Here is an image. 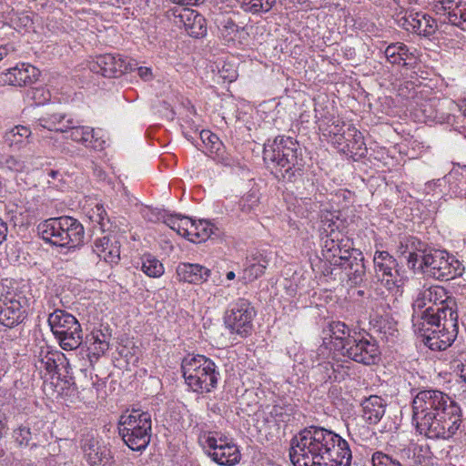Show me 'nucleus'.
<instances>
[{"label": "nucleus", "mask_w": 466, "mask_h": 466, "mask_svg": "<svg viewBox=\"0 0 466 466\" xmlns=\"http://www.w3.org/2000/svg\"><path fill=\"white\" fill-rule=\"evenodd\" d=\"M414 311L426 308L421 315V337L432 350H444L458 334V313L455 299L441 286L423 287L413 300Z\"/></svg>", "instance_id": "f257e3e1"}, {"label": "nucleus", "mask_w": 466, "mask_h": 466, "mask_svg": "<svg viewBox=\"0 0 466 466\" xmlns=\"http://www.w3.org/2000/svg\"><path fill=\"white\" fill-rule=\"evenodd\" d=\"M412 423L419 434L432 440H448L461 423L460 406L437 390L419 391L412 401Z\"/></svg>", "instance_id": "f03ea898"}, {"label": "nucleus", "mask_w": 466, "mask_h": 466, "mask_svg": "<svg viewBox=\"0 0 466 466\" xmlns=\"http://www.w3.org/2000/svg\"><path fill=\"white\" fill-rule=\"evenodd\" d=\"M333 431L310 426L303 429L290 441L289 457L294 466H320L329 450Z\"/></svg>", "instance_id": "7ed1b4c3"}, {"label": "nucleus", "mask_w": 466, "mask_h": 466, "mask_svg": "<svg viewBox=\"0 0 466 466\" xmlns=\"http://www.w3.org/2000/svg\"><path fill=\"white\" fill-rule=\"evenodd\" d=\"M263 159L271 162L277 177L287 182H295L303 173V158L297 140L291 137L279 136L264 145Z\"/></svg>", "instance_id": "20e7f679"}, {"label": "nucleus", "mask_w": 466, "mask_h": 466, "mask_svg": "<svg viewBox=\"0 0 466 466\" xmlns=\"http://www.w3.org/2000/svg\"><path fill=\"white\" fill-rule=\"evenodd\" d=\"M181 370L186 383L194 392L209 393L218 386L220 377L218 367L204 355L185 357Z\"/></svg>", "instance_id": "39448f33"}, {"label": "nucleus", "mask_w": 466, "mask_h": 466, "mask_svg": "<svg viewBox=\"0 0 466 466\" xmlns=\"http://www.w3.org/2000/svg\"><path fill=\"white\" fill-rule=\"evenodd\" d=\"M39 229L43 239L55 246L74 248L84 242V227L72 217L51 218L42 223Z\"/></svg>", "instance_id": "423d86ee"}, {"label": "nucleus", "mask_w": 466, "mask_h": 466, "mask_svg": "<svg viewBox=\"0 0 466 466\" xmlns=\"http://www.w3.org/2000/svg\"><path fill=\"white\" fill-rule=\"evenodd\" d=\"M117 428L120 437L129 449L143 451L151 439V415L136 409L127 410L120 416Z\"/></svg>", "instance_id": "0eeeda50"}, {"label": "nucleus", "mask_w": 466, "mask_h": 466, "mask_svg": "<svg viewBox=\"0 0 466 466\" xmlns=\"http://www.w3.org/2000/svg\"><path fill=\"white\" fill-rule=\"evenodd\" d=\"M50 329L64 350H76L83 342L82 328L71 313L56 309L48 315Z\"/></svg>", "instance_id": "6e6552de"}, {"label": "nucleus", "mask_w": 466, "mask_h": 466, "mask_svg": "<svg viewBox=\"0 0 466 466\" xmlns=\"http://www.w3.org/2000/svg\"><path fill=\"white\" fill-rule=\"evenodd\" d=\"M417 269L440 280H449L461 276V262L446 250L429 247Z\"/></svg>", "instance_id": "1a4fd4ad"}, {"label": "nucleus", "mask_w": 466, "mask_h": 466, "mask_svg": "<svg viewBox=\"0 0 466 466\" xmlns=\"http://www.w3.org/2000/svg\"><path fill=\"white\" fill-rule=\"evenodd\" d=\"M198 441L212 461L219 465L233 466L240 461L238 447L226 437H218L216 432L202 431L198 434Z\"/></svg>", "instance_id": "9d476101"}, {"label": "nucleus", "mask_w": 466, "mask_h": 466, "mask_svg": "<svg viewBox=\"0 0 466 466\" xmlns=\"http://www.w3.org/2000/svg\"><path fill=\"white\" fill-rule=\"evenodd\" d=\"M256 314L252 304L248 299L240 298L228 306L224 323L230 334L247 338L252 333Z\"/></svg>", "instance_id": "9b49d317"}, {"label": "nucleus", "mask_w": 466, "mask_h": 466, "mask_svg": "<svg viewBox=\"0 0 466 466\" xmlns=\"http://www.w3.org/2000/svg\"><path fill=\"white\" fill-rule=\"evenodd\" d=\"M28 300L21 292H10L0 296V323L13 328L22 323L27 316Z\"/></svg>", "instance_id": "f8f14e48"}, {"label": "nucleus", "mask_w": 466, "mask_h": 466, "mask_svg": "<svg viewBox=\"0 0 466 466\" xmlns=\"http://www.w3.org/2000/svg\"><path fill=\"white\" fill-rule=\"evenodd\" d=\"M341 355L356 362L370 365L379 360L380 350L374 339L355 332L353 339H349L346 349L341 352Z\"/></svg>", "instance_id": "ddd939ff"}, {"label": "nucleus", "mask_w": 466, "mask_h": 466, "mask_svg": "<svg viewBox=\"0 0 466 466\" xmlns=\"http://www.w3.org/2000/svg\"><path fill=\"white\" fill-rule=\"evenodd\" d=\"M167 16L177 27L184 28L192 37H203L207 34L206 19L198 11L187 7H173L167 11Z\"/></svg>", "instance_id": "4468645a"}, {"label": "nucleus", "mask_w": 466, "mask_h": 466, "mask_svg": "<svg viewBox=\"0 0 466 466\" xmlns=\"http://www.w3.org/2000/svg\"><path fill=\"white\" fill-rule=\"evenodd\" d=\"M375 278L389 290L400 286L397 259L388 251L376 250L373 257Z\"/></svg>", "instance_id": "2eb2a0df"}, {"label": "nucleus", "mask_w": 466, "mask_h": 466, "mask_svg": "<svg viewBox=\"0 0 466 466\" xmlns=\"http://www.w3.org/2000/svg\"><path fill=\"white\" fill-rule=\"evenodd\" d=\"M67 138L84 145L86 147L101 151L106 147V141L101 129H94L87 126H81L78 120L73 117L66 118Z\"/></svg>", "instance_id": "dca6fc26"}, {"label": "nucleus", "mask_w": 466, "mask_h": 466, "mask_svg": "<svg viewBox=\"0 0 466 466\" xmlns=\"http://www.w3.org/2000/svg\"><path fill=\"white\" fill-rule=\"evenodd\" d=\"M46 422L37 417H30L14 430L13 437L19 446L36 447L46 441Z\"/></svg>", "instance_id": "f3484780"}, {"label": "nucleus", "mask_w": 466, "mask_h": 466, "mask_svg": "<svg viewBox=\"0 0 466 466\" xmlns=\"http://www.w3.org/2000/svg\"><path fill=\"white\" fill-rule=\"evenodd\" d=\"M339 264L336 267L341 270V279H346L350 286H360L365 280L366 267L364 264V256L359 249L350 251V254L340 258Z\"/></svg>", "instance_id": "a211bd4d"}, {"label": "nucleus", "mask_w": 466, "mask_h": 466, "mask_svg": "<svg viewBox=\"0 0 466 466\" xmlns=\"http://www.w3.org/2000/svg\"><path fill=\"white\" fill-rule=\"evenodd\" d=\"M398 15L399 26L406 31L416 33L419 35L431 36L437 29L436 21L427 14L407 10L403 15Z\"/></svg>", "instance_id": "6ab92c4d"}, {"label": "nucleus", "mask_w": 466, "mask_h": 466, "mask_svg": "<svg viewBox=\"0 0 466 466\" xmlns=\"http://www.w3.org/2000/svg\"><path fill=\"white\" fill-rule=\"evenodd\" d=\"M340 237L339 231L330 230L323 240L322 256L324 259L332 267L330 274L336 270V267L339 264L340 258H344L353 251L355 248L350 247V240L344 239Z\"/></svg>", "instance_id": "aec40b11"}, {"label": "nucleus", "mask_w": 466, "mask_h": 466, "mask_svg": "<svg viewBox=\"0 0 466 466\" xmlns=\"http://www.w3.org/2000/svg\"><path fill=\"white\" fill-rule=\"evenodd\" d=\"M429 245L414 236H403L396 246V253L400 258H404L407 266L410 269H417L427 252Z\"/></svg>", "instance_id": "412c9836"}, {"label": "nucleus", "mask_w": 466, "mask_h": 466, "mask_svg": "<svg viewBox=\"0 0 466 466\" xmlns=\"http://www.w3.org/2000/svg\"><path fill=\"white\" fill-rule=\"evenodd\" d=\"M81 449L86 461L91 466H112L111 451L93 436L86 435L81 440Z\"/></svg>", "instance_id": "4be33fe9"}, {"label": "nucleus", "mask_w": 466, "mask_h": 466, "mask_svg": "<svg viewBox=\"0 0 466 466\" xmlns=\"http://www.w3.org/2000/svg\"><path fill=\"white\" fill-rule=\"evenodd\" d=\"M39 70L26 63H19L0 74V84L25 86L35 83L39 76Z\"/></svg>", "instance_id": "5701e85b"}, {"label": "nucleus", "mask_w": 466, "mask_h": 466, "mask_svg": "<svg viewBox=\"0 0 466 466\" xmlns=\"http://www.w3.org/2000/svg\"><path fill=\"white\" fill-rule=\"evenodd\" d=\"M93 250L100 259L110 264H116L120 259L119 236L116 233L109 232L97 238L94 242Z\"/></svg>", "instance_id": "b1692460"}, {"label": "nucleus", "mask_w": 466, "mask_h": 466, "mask_svg": "<svg viewBox=\"0 0 466 466\" xmlns=\"http://www.w3.org/2000/svg\"><path fill=\"white\" fill-rule=\"evenodd\" d=\"M200 138L206 147L208 155L215 161L226 167L235 165V159L226 151L225 146L217 135L209 130H202Z\"/></svg>", "instance_id": "393cba45"}, {"label": "nucleus", "mask_w": 466, "mask_h": 466, "mask_svg": "<svg viewBox=\"0 0 466 466\" xmlns=\"http://www.w3.org/2000/svg\"><path fill=\"white\" fill-rule=\"evenodd\" d=\"M270 258L264 251H257L247 258L240 279L250 283L260 278L269 264Z\"/></svg>", "instance_id": "a878e982"}, {"label": "nucleus", "mask_w": 466, "mask_h": 466, "mask_svg": "<svg viewBox=\"0 0 466 466\" xmlns=\"http://www.w3.org/2000/svg\"><path fill=\"white\" fill-rule=\"evenodd\" d=\"M361 418L370 425L378 424L385 415L387 402L377 395H370L361 400Z\"/></svg>", "instance_id": "bb28decb"}, {"label": "nucleus", "mask_w": 466, "mask_h": 466, "mask_svg": "<svg viewBox=\"0 0 466 466\" xmlns=\"http://www.w3.org/2000/svg\"><path fill=\"white\" fill-rule=\"evenodd\" d=\"M210 270L199 264L179 263L177 267V277L179 281L190 284H200L208 280Z\"/></svg>", "instance_id": "cd10ccee"}, {"label": "nucleus", "mask_w": 466, "mask_h": 466, "mask_svg": "<svg viewBox=\"0 0 466 466\" xmlns=\"http://www.w3.org/2000/svg\"><path fill=\"white\" fill-rule=\"evenodd\" d=\"M123 61L111 54L99 56L90 63V70L105 77H115L123 72Z\"/></svg>", "instance_id": "c85d7f7f"}, {"label": "nucleus", "mask_w": 466, "mask_h": 466, "mask_svg": "<svg viewBox=\"0 0 466 466\" xmlns=\"http://www.w3.org/2000/svg\"><path fill=\"white\" fill-rule=\"evenodd\" d=\"M329 338H324V344H331L340 353L346 349L349 339H353L349 327L340 321H333L329 327Z\"/></svg>", "instance_id": "c756f323"}, {"label": "nucleus", "mask_w": 466, "mask_h": 466, "mask_svg": "<svg viewBox=\"0 0 466 466\" xmlns=\"http://www.w3.org/2000/svg\"><path fill=\"white\" fill-rule=\"evenodd\" d=\"M70 116L61 113L46 114L34 122V129L35 131L46 129L60 133L66 132V118Z\"/></svg>", "instance_id": "7c9ffc66"}, {"label": "nucleus", "mask_w": 466, "mask_h": 466, "mask_svg": "<svg viewBox=\"0 0 466 466\" xmlns=\"http://www.w3.org/2000/svg\"><path fill=\"white\" fill-rule=\"evenodd\" d=\"M342 142L346 143L344 150L353 157H361L367 153L363 136L352 124L348 125L347 136Z\"/></svg>", "instance_id": "2f4dec72"}, {"label": "nucleus", "mask_w": 466, "mask_h": 466, "mask_svg": "<svg viewBox=\"0 0 466 466\" xmlns=\"http://www.w3.org/2000/svg\"><path fill=\"white\" fill-rule=\"evenodd\" d=\"M89 356L101 357L109 349V336L101 329H94L86 338Z\"/></svg>", "instance_id": "473e14b6"}, {"label": "nucleus", "mask_w": 466, "mask_h": 466, "mask_svg": "<svg viewBox=\"0 0 466 466\" xmlns=\"http://www.w3.org/2000/svg\"><path fill=\"white\" fill-rule=\"evenodd\" d=\"M63 354L59 351H53L48 347L41 348L35 355V366L39 370H46V374H53L57 368V360Z\"/></svg>", "instance_id": "72a5a7b5"}, {"label": "nucleus", "mask_w": 466, "mask_h": 466, "mask_svg": "<svg viewBox=\"0 0 466 466\" xmlns=\"http://www.w3.org/2000/svg\"><path fill=\"white\" fill-rule=\"evenodd\" d=\"M387 61L392 65H406V61L412 57V53L403 43H393L386 47L383 52Z\"/></svg>", "instance_id": "f704fd0d"}, {"label": "nucleus", "mask_w": 466, "mask_h": 466, "mask_svg": "<svg viewBox=\"0 0 466 466\" xmlns=\"http://www.w3.org/2000/svg\"><path fill=\"white\" fill-rule=\"evenodd\" d=\"M31 135L32 131L28 127L19 125L6 132L5 139L10 147L20 148L28 142Z\"/></svg>", "instance_id": "c9c22d12"}, {"label": "nucleus", "mask_w": 466, "mask_h": 466, "mask_svg": "<svg viewBox=\"0 0 466 466\" xmlns=\"http://www.w3.org/2000/svg\"><path fill=\"white\" fill-rule=\"evenodd\" d=\"M141 270L150 278H159L165 272L163 264L151 254H144L142 256Z\"/></svg>", "instance_id": "e433bc0d"}, {"label": "nucleus", "mask_w": 466, "mask_h": 466, "mask_svg": "<svg viewBox=\"0 0 466 466\" xmlns=\"http://www.w3.org/2000/svg\"><path fill=\"white\" fill-rule=\"evenodd\" d=\"M216 24L221 36L226 41L234 40L238 32V26L231 17L227 15H220L216 18Z\"/></svg>", "instance_id": "4c0bfd02"}, {"label": "nucleus", "mask_w": 466, "mask_h": 466, "mask_svg": "<svg viewBox=\"0 0 466 466\" xmlns=\"http://www.w3.org/2000/svg\"><path fill=\"white\" fill-rule=\"evenodd\" d=\"M1 167L13 173H22L29 170L30 167L21 157L3 156L0 158Z\"/></svg>", "instance_id": "58836bf2"}, {"label": "nucleus", "mask_w": 466, "mask_h": 466, "mask_svg": "<svg viewBox=\"0 0 466 466\" xmlns=\"http://www.w3.org/2000/svg\"><path fill=\"white\" fill-rule=\"evenodd\" d=\"M90 218L93 222L99 225L103 232L110 231L111 223L107 213L101 204H96L91 210Z\"/></svg>", "instance_id": "ea45409f"}, {"label": "nucleus", "mask_w": 466, "mask_h": 466, "mask_svg": "<svg viewBox=\"0 0 466 466\" xmlns=\"http://www.w3.org/2000/svg\"><path fill=\"white\" fill-rule=\"evenodd\" d=\"M242 7L248 12L253 14H258L260 12L267 13L268 12L276 0H239Z\"/></svg>", "instance_id": "a19ab883"}, {"label": "nucleus", "mask_w": 466, "mask_h": 466, "mask_svg": "<svg viewBox=\"0 0 466 466\" xmlns=\"http://www.w3.org/2000/svg\"><path fill=\"white\" fill-rule=\"evenodd\" d=\"M259 203V194L257 189H250L238 202L239 209L244 213L254 210Z\"/></svg>", "instance_id": "79ce46f5"}, {"label": "nucleus", "mask_w": 466, "mask_h": 466, "mask_svg": "<svg viewBox=\"0 0 466 466\" xmlns=\"http://www.w3.org/2000/svg\"><path fill=\"white\" fill-rule=\"evenodd\" d=\"M188 217L181 215H168L164 218V223L174 230L177 235L183 237L186 234V221H188Z\"/></svg>", "instance_id": "37998d69"}, {"label": "nucleus", "mask_w": 466, "mask_h": 466, "mask_svg": "<svg viewBox=\"0 0 466 466\" xmlns=\"http://www.w3.org/2000/svg\"><path fill=\"white\" fill-rule=\"evenodd\" d=\"M215 229L217 228L209 221L198 220L197 222L196 237L193 238V242L201 243L206 241L214 234Z\"/></svg>", "instance_id": "c03bdc74"}, {"label": "nucleus", "mask_w": 466, "mask_h": 466, "mask_svg": "<svg viewBox=\"0 0 466 466\" xmlns=\"http://www.w3.org/2000/svg\"><path fill=\"white\" fill-rule=\"evenodd\" d=\"M291 414H292V408L290 406L280 405V404L274 405L268 413L269 417L276 423H280V422L285 423V422L289 421Z\"/></svg>", "instance_id": "a18cd8bd"}, {"label": "nucleus", "mask_w": 466, "mask_h": 466, "mask_svg": "<svg viewBox=\"0 0 466 466\" xmlns=\"http://www.w3.org/2000/svg\"><path fill=\"white\" fill-rule=\"evenodd\" d=\"M448 22L466 30V5H458L451 8Z\"/></svg>", "instance_id": "49530a36"}, {"label": "nucleus", "mask_w": 466, "mask_h": 466, "mask_svg": "<svg viewBox=\"0 0 466 466\" xmlns=\"http://www.w3.org/2000/svg\"><path fill=\"white\" fill-rule=\"evenodd\" d=\"M371 463L372 466H402L398 460L382 451H375L372 454Z\"/></svg>", "instance_id": "de8ad7c7"}, {"label": "nucleus", "mask_w": 466, "mask_h": 466, "mask_svg": "<svg viewBox=\"0 0 466 466\" xmlns=\"http://www.w3.org/2000/svg\"><path fill=\"white\" fill-rule=\"evenodd\" d=\"M330 122L331 124L329 126L330 129L329 130V133L334 136L336 143L341 145L342 139L347 136V130L343 131V127L345 124L339 117H332Z\"/></svg>", "instance_id": "09e8293b"}, {"label": "nucleus", "mask_w": 466, "mask_h": 466, "mask_svg": "<svg viewBox=\"0 0 466 466\" xmlns=\"http://www.w3.org/2000/svg\"><path fill=\"white\" fill-rule=\"evenodd\" d=\"M463 176L459 171H451L448 175H446L442 180L449 184L450 190L454 194H461V190L460 189V184L463 179Z\"/></svg>", "instance_id": "8fccbe9b"}, {"label": "nucleus", "mask_w": 466, "mask_h": 466, "mask_svg": "<svg viewBox=\"0 0 466 466\" xmlns=\"http://www.w3.org/2000/svg\"><path fill=\"white\" fill-rule=\"evenodd\" d=\"M317 370L319 373L322 375V380L327 381H333V363L330 361H325L322 363H319L317 366Z\"/></svg>", "instance_id": "3c124183"}, {"label": "nucleus", "mask_w": 466, "mask_h": 466, "mask_svg": "<svg viewBox=\"0 0 466 466\" xmlns=\"http://www.w3.org/2000/svg\"><path fill=\"white\" fill-rule=\"evenodd\" d=\"M333 381L340 382L349 376V366L339 362L333 363Z\"/></svg>", "instance_id": "603ef678"}, {"label": "nucleus", "mask_w": 466, "mask_h": 466, "mask_svg": "<svg viewBox=\"0 0 466 466\" xmlns=\"http://www.w3.org/2000/svg\"><path fill=\"white\" fill-rule=\"evenodd\" d=\"M457 5L453 0H442L438 2L435 5V9L438 14L447 15V19L449 20V15L452 11V7Z\"/></svg>", "instance_id": "864d4df0"}, {"label": "nucleus", "mask_w": 466, "mask_h": 466, "mask_svg": "<svg viewBox=\"0 0 466 466\" xmlns=\"http://www.w3.org/2000/svg\"><path fill=\"white\" fill-rule=\"evenodd\" d=\"M186 229L187 232L183 235V238L188 239L189 241L193 242V238L196 237V230H197V221L192 220L190 218H188V221H186Z\"/></svg>", "instance_id": "5fc2aeb1"}, {"label": "nucleus", "mask_w": 466, "mask_h": 466, "mask_svg": "<svg viewBox=\"0 0 466 466\" xmlns=\"http://www.w3.org/2000/svg\"><path fill=\"white\" fill-rule=\"evenodd\" d=\"M137 75L145 81L152 79L153 74L151 68L147 66H140L137 68Z\"/></svg>", "instance_id": "6e6d98bb"}, {"label": "nucleus", "mask_w": 466, "mask_h": 466, "mask_svg": "<svg viewBox=\"0 0 466 466\" xmlns=\"http://www.w3.org/2000/svg\"><path fill=\"white\" fill-rule=\"evenodd\" d=\"M172 3L177 5V7H185L186 5H198L204 2V0H170Z\"/></svg>", "instance_id": "4d7b16f0"}, {"label": "nucleus", "mask_w": 466, "mask_h": 466, "mask_svg": "<svg viewBox=\"0 0 466 466\" xmlns=\"http://www.w3.org/2000/svg\"><path fill=\"white\" fill-rule=\"evenodd\" d=\"M8 228L6 223L0 218V244L5 240L7 236Z\"/></svg>", "instance_id": "13d9d810"}, {"label": "nucleus", "mask_w": 466, "mask_h": 466, "mask_svg": "<svg viewBox=\"0 0 466 466\" xmlns=\"http://www.w3.org/2000/svg\"><path fill=\"white\" fill-rule=\"evenodd\" d=\"M14 48L9 45H4L0 46V61H2L5 56L9 55L10 52H13Z\"/></svg>", "instance_id": "bf43d9fd"}, {"label": "nucleus", "mask_w": 466, "mask_h": 466, "mask_svg": "<svg viewBox=\"0 0 466 466\" xmlns=\"http://www.w3.org/2000/svg\"><path fill=\"white\" fill-rule=\"evenodd\" d=\"M94 175L96 177L98 180L105 181L106 179V175L105 171L98 166L94 167Z\"/></svg>", "instance_id": "052dcab7"}, {"label": "nucleus", "mask_w": 466, "mask_h": 466, "mask_svg": "<svg viewBox=\"0 0 466 466\" xmlns=\"http://www.w3.org/2000/svg\"><path fill=\"white\" fill-rule=\"evenodd\" d=\"M6 431V418L5 415L0 414V438L5 433Z\"/></svg>", "instance_id": "680f3d73"}, {"label": "nucleus", "mask_w": 466, "mask_h": 466, "mask_svg": "<svg viewBox=\"0 0 466 466\" xmlns=\"http://www.w3.org/2000/svg\"><path fill=\"white\" fill-rule=\"evenodd\" d=\"M48 177L52 178L53 180H61L62 179V174L58 170H49L47 172Z\"/></svg>", "instance_id": "e2e57ef3"}, {"label": "nucleus", "mask_w": 466, "mask_h": 466, "mask_svg": "<svg viewBox=\"0 0 466 466\" xmlns=\"http://www.w3.org/2000/svg\"><path fill=\"white\" fill-rule=\"evenodd\" d=\"M165 106L166 108L167 109V112L166 114V117L167 119H173L174 118V116H175V113L172 109H168V105L165 103Z\"/></svg>", "instance_id": "0e129e2a"}, {"label": "nucleus", "mask_w": 466, "mask_h": 466, "mask_svg": "<svg viewBox=\"0 0 466 466\" xmlns=\"http://www.w3.org/2000/svg\"><path fill=\"white\" fill-rule=\"evenodd\" d=\"M228 280H233L236 278V274L234 271H228L226 275Z\"/></svg>", "instance_id": "69168bd1"}, {"label": "nucleus", "mask_w": 466, "mask_h": 466, "mask_svg": "<svg viewBox=\"0 0 466 466\" xmlns=\"http://www.w3.org/2000/svg\"><path fill=\"white\" fill-rule=\"evenodd\" d=\"M461 115L466 119V104L460 106Z\"/></svg>", "instance_id": "338daca9"}, {"label": "nucleus", "mask_w": 466, "mask_h": 466, "mask_svg": "<svg viewBox=\"0 0 466 466\" xmlns=\"http://www.w3.org/2000/svg\"><path fill=\"white\" fill-rule=\"evenodd\" d=\"M461 373V376L464 378V380L466 381V363L462 364Z\"/></svg>", "instance_id": "774afa93"}]
</instances>
